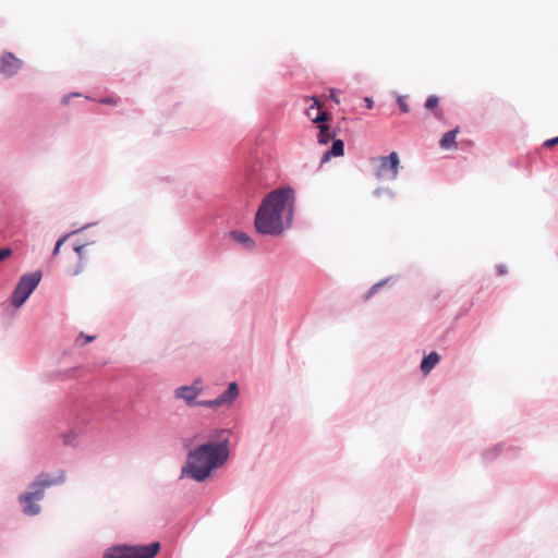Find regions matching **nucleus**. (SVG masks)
Wrapping results in <instances>:
<instances>
[{
    "label": "nucleus",
    "instance_id": "nucleus-1",
    "mask_svg": "<svg viewBox=\"0 0 558 558\" xmlns=\"http://www.w3.org/2000/svg\"><path fill=\"white\" fill-rule=\"evenodd\" d=\"M294 191L291 187L278 189L262 202L255 217L258 233L279 235L289 226L293 215Z\"/></svg>",
    "mask_w": 558,
    "mask_h": 558
},
{
    "label": "nucleus",
    "instance_id": "nucleus-2",
    "mask_svg": "<svg viewBox=\"0 0 558 558\" xmlns=\"http://www.w3.org/2000/svg\"><path fill=\"white\" fill-rule=\"evenodd\" d=\"M228 457L229 449L226 442L204 444L189 453L183 472L202 482L211 474L214 469L225 464Z\"/></svg>",
    "mask_w": 558,
    "mask_h": 558
},
{
    "label": "nucleus",
    "instance_id": "nucleus-3",
    "mask_svg": "<svg viewBox=\"0 0 558 558\" xmlns=\"http://www.w3.org/2000/svg\"><path fill=\"white\" fill-rule=\"evenodd\" d=\"M35 291V270L22 275L13 288L10 298L2 302L3 314L12 318L15 311L20 310Z\"/></svg>",
    "mask_w": 558,
    "mask_h": 558
},
{
    "label": "nucleus",
    "instance_id": "nucleus-4",
    "mask_svg": "<svg viewBox=\"0 0 558 558\" xmlns=\"http://www.w3.org/2000/svg\"><path fill=\"white\" fill-rule=\"evenodd\" d=\"M159 550V542L136 546L118 545L108 548L104 554V558H154Z\"/></svg>",
    "mask_w": 558,
    "mask_h": 558
},
{
    "label": "nucleus",
    "instance_id": "nucleus-5",
    "mask_svg": "<svg viewBox=\"0 0 558 558\" xmlns=\"http://www.w3.org/2000/svg\"><path fill=\"white\" fill-rule=\"evenodd\" d=\"M372 162L377 165L375 175L378 180L397 179L400 159L396 151L390 153L388 156L373 158Z\"/></svg>",
    "mask_w": 558,
    "mask_h": 558
},
{
    "label": "nucleus",
    "instance_id": "nucleus-6",
    "mask_svg": "<svg viewBox=\"0 0 558 558\" xmlns=\"http://www.w3.org/2000/svg\"><path fill=\"white\" fill-rule=\"evenodd\" d=\"M35 98L32 95L23 96L19 102L17 117L21 120L23 132L28 135L34 134L35 128Z\"/></svg>",
    "mask_w": 558,
    "mask_h": 558
},
{
    "label": "nucleus",
    "instance_id": "nucleus-7",
    "mask_svg": "<svg viewBox=\"0 0 558 558\" xmlns=\"http://www.w3.org/2000/svg\"><path fill=\"white\" fill-rule=\"evenodd\" d=\"M24 61L12 51L4 50L0 56V74L11 78L23 68Z\"/></svg>",
    "mask_w": 558,
    "mask_h": 558
},
{
    "label": "nucleus",
    "instance_id": "nucleus-8",
    "mask_svg": "<svg viewBox=\"0 0 558 558\" xmlns=\"http://www.w3.org/2000/svg\"><path fill=\"white\" fill-rule=\"evenodd\" d=\"M22 512L28 517H35V478L32 480L27 489L19 496Z\"/></svg>",
    "mask_w": 558,
    "mask_h": 558
},
{
    "label": "nucleus",
    "instance_id": "nucleus-9",
    "mask_svg": "<svg viewBox=\"0 0 558 558\" xmlns=\"http://www.w3.org/2000/svg\"><path fill=\"white\" fill-rule=\"evenodd\" d=\"M64 482V472L58 471L56 474L41 473L37 478V500L41 498L40 493L49 487L60 485Z\"/></svg>",
    "mask_w": 558,
    "mask_h": 558
},
{
    "label": "nucleus",
    "instance_id": "nucleus-10",
    "mask_svg": "<svg viewBox=\"0 0 558 558\" xmlns=\"http://www.w3.org/2000/svg\"><path fill=\"white\" fill-rule=\"evenodd\" d=\"M307 100H312V105L306 109V116L314 123L327 122L329 120V114L326 111L322 110V104L316 97L306 98Z\"/></svg>",
    "mask_w": 558,
    "mask_h": 558
},
{
    "label": "nucleus",
    "instance_id": "nucleus-11",
    "mask_svg": "<svg viewBox=\"0 0 558 558\" xmlns=\"http://www.w3.org/2000/svg\"><path fill=\"white\" fill-rule=\"evenodd\" d=\"M202 387L195 385L182 386L175 390V397L183 399L189 405L195 404L194 401L201 393Z\"/></svg>",
    "mask_w": 558,
    "mask_h": 558
},
{
    "label": "nucleus",
    "instance_id": "nucleus-12",
    "mask_svg": "<svg viewBox=\"0 0 558 558\" xmlns=\"http://www.w3.org/2000/svg\"><path fill=\"white\" fill-rule=\"evenodd\" d=\"M239 388L235 383H231L228 389L216 399L218 407L230 405L238 397Z\"/></svg>",
    "mask_w": 558,
    "mask_h": 558
},
{
    "label": "nucleus",
    "instance_id": "nucleus-13",
    "mask_svg": "<svg viewBox=\"0 0 558 558\" xmlns=\"http://www.w3.org/2000/svg\"><path fill=\"white\" fill-rule=\"evenodd\" d=\"M459 128H456L454 130H451L449 132H446L441 140L439 141L440 148L445 150L456 149L457 148V135L459 133Z\"/></svg>",
    "mask_w": 558,
    "mask_h": 558
},
{
    "label": "nucleus",
    "instance_id": "nucleus-14",
    "mask_svg": "<svg viewBox=\"0 0 558 558\" xmlns=\"http://www.w3.org/2000/svg\"><path fill=\"white\" fill-rule=\"evenodd\" d=\"M344 143L342 140H335L329 150L325 151L322 161L327 162L331 157L343 156Z\"/></svg>",
    "mask_w": 558,
    "mask_h": 558
},
{
    "label": "nucleus",
    "instance_id": "nucleus-15",
    "mask_svg": "<svg viewBox=\"0 0 558 558\" xmlns=\"http://www.w3.org/2000/svg\"><path fill=\"white\" fill-rule=\"evenodd\" d=\"M440 356L437 352H430L425 356L421 363V371L424 375H427L438 363Z\"/></svg>",
    "mask_w": 558,
    "mask_h": 558
},
{
    "label": "nucleus",
    "instance_id": "nucleus-16",
    "mask_svg": "<svg viewBox=\"0 0 558 558\" xmlns=\"http://www.w3.org/2000/svg\"><path fill=\"white\" fill-rule=\"evenodd\" d=\"M229 236H230V239L239 242L240 244H242L243 246H245L247 248H252L255 245L254 241L245 232L236 231V230L231 231L229 233Z\"/></svg>",
    "mask_w": 558,
    "mask_h": 558
},
{
    "label": "nucleus",
    "instance_id": "nucleus-17",
    "mask_svg": "<svg viewBox=\"0 0 558 558\" xmlns=\"http://www.w3.org/2000/svg\"><path fill=\"white\" fill-rule=\"evenodd\" d=\"M318 129H319L318 142L320 144L325 145L330 140L333 138L335 134L330 131V128L325 122L318 123Z\"/></svg>",
    "mask_w": 558,
    "mask_h": 558
},
{
    "label": "nucleus",
    "instance_id": "nucleus-18",
    "mask_svg": "<svg viewBox=\"0 0 558 558\" xmlns=\"http://www.w3.org/2000/svg\"><path fill=\"white\" fill-rule=\"evenodd\" d=\"M439 104V98L435 95L429 96L425 101V108L428 110L437 109Z\"/></svg>",
    "mask_w": 558,
    "mask_h": 558
},
{
    "label": "nucleus",
    "instance_id": "nucleus-19",
    "mask_svg": "<svg viewBox=\"0 0 558 558\" xmlns=\"http://www.w3.org/2000/svg\"><path fill=\"white\" fill-rule=\"evenodd\" d=\"M95 340V336H84L83 333L80 335V338L76 340V343L80 345H85L88 342H92Z\"/></svg>",
    "mask_w": 558,
    "mask_h": 558
},
{
    "label": "nucleus",
    "instance_id": "nucleus-20",
    "mask_svg": "<svg viewBox=\"0 0 558 558\" xmlns=\"http://www.w3.org/2000/svg\"><path fill=\"white\" fill-rule=\"evenodd\" d=\"M77 438V435L75 433H70L68 435L63 436V442L65 445H73Z\"/></svg>",
    "mask_w": 558,
    "mask_h": 558
},
{
    "label": "nucleus",
    "instance_id": "nucleus-21",
    "mask_svg": "<svg viewBox=\"0 0 558 558\" xmlns=\"http://www.w3.org/2000/svg\"><path fill=\"white\" fill-rule=\"evenodd\" d=\"M398 105L402 112H404V113L409 112L410 109H409V106H408L404 97H402V96L398 97Z\"/></svg>",
    "mask_w": 558,
    "mask_h": 558
},
{
    "label": "nucleus",
    "instance_id": "nucleus-22",
    "mask_svg": "<svg viewBox=\"0 0 558 558\" xmlns=\"http://www.w3.org/2000/svg\"><path fill=\"white\" fill-rule=\"evenodd\" d=\"M12 252L13 251H12L11 247H2V248H0V262L5 259L7 257H9L12 254Z\"/></svg>",
    "mask_w": 558,
    "mask_h": 558
},
{
    "label": "nucleus",
    "instance_id": "nucleus-23",
    "mask_svg": "<svg viewBox=\"0 0 558 558\" xmlns=\"http://www.w3.org/2000/svg\"><path fill=\"white\" fill-rule=\"evenodd\" d=\"M195 404L201 405V407H207V408H219L218 404H216V399L208 400V401H198Z\"/></svg>",
    "mask_w": 558,
    "mask_h": 558
},
{
    "label": "nucleus",
    "instance_id": "nucleus-24",
    "mask_svg": "<svg viewBox=\"0 0 558 558\" xmlns=\"http://www.w3.org/2000/svg\"><path fill=\"white\" fill-rule=\"evenodd\" d=\"M99 102L116 106V105H118V99H116L113 97H108V98L100 99Z\"/></svg>",
    "mask_w": 558,
    "mask_h": 558
},
{
    "label": "nucleus",
    "instance_id": "nucleus-25",
    "mask_svg": "<svg viewBox=\"0 0 558 558\" xmlns=\"http://www.w3.org/2000/svg\"><path fill=\"white\" fill-rule=\"evenodd\" d=\"M383 283L384 282H378V283L374 284L371 288V290L368 291V294H367L366 299H369L377 291V289L383 286Z\"/></svg>",
    "mask_w": 558,
    "mask_h": 558
},
{
    "label": "nucleus",
    "instance_id": "nucleus-26",
    "mask_svg": "<svg viewBox=\"0 0 558 558\" xmlns=\"http://www.w3.org/2000/svg\"><path fill=\"white\" fill-rule=\"evenodd\" d=\"M557 144H558V136L555 137V138L547 140L545 142V146H547V147H553V146H555Z\"/></svg>",
    "mask_w": 558,
    "mask_h": 558
},
{
    "label": "nucleus",
    "instance_id": "nucleus-27",
    "mask_svg": "<svg viewBox=\"0 0 558 558\" xmlns=\"http://www.w3.org/2000/svg\"><path fill=\"white\" fill-rule=\"evenodd\" d=\"M85 247V245H75L73 247V251L77 254L80 258H82V251Z\"/></svg>",
    "mask_w": 558,
    "mask_h": 558
},
{
    "label": "nucleus",
    "instance_id": "nucleus-28",
    "mask_svg": "<svg viewBox=\"0 0 558 558\" xmlns=\"http://www.w3.org/2000/svg\"><path fill=\"white\" fill-rule=\"evenodd\" d=\"M66 240V236L60 239L58 242H57V245H56V248H54V254H57L61 247V245L64 243V241Z\"/></svg>",
    "mask_w": 558,
    "mask_h": 558
},
{
    "label": "nucleus",
    "instance_id": "nucleus-29",
    "mask_svg": "<svg viewBox=\"0 0 558 558\" xmlns=\"http://www.w3.org/2000/svg\"><path fill=\"white\" fill-rule=\"evenodd\" d=\"M497 274L500 276L507 274V267L505 265L497 266Z\"/></svg>",
    "mask_w": 558,
    "mask_h": 558
},
{
    "label": "nucleus",
    "instance_id": "nucleus-30",
    "mask_svg": "<svg viewBox=\"0 0 558 558\" xmlns=\"http://www.w3.org/2000/svg\"><path fill=\"white\" fill-rule=\"evenodd\" d=\"M330 98L336 102V104H339L340 100L338 98V96L336 95L335 90H331L330 93Z\"/></svg>",
    "mask_w": 558,
    "mask_h": 558
},
{
    "label": "nucleus",
    "instance_id": "nucleus-31",
    "mask_svg": "<svg viewBox=\"0 0 558 558\" xmlns=\"http://www.w3.org/2000/svg\"><path fill=\"white\" fill-rule=\"evenodd\" d=\"M365 102H366V107H367L368 109H372V108H373L374 102H373V100H372V99H369V98H365Z\"/></svg>",
    "mask_w": 558,
    "mask_h": 558
},
{
    "label": "nucleus",
    "instance_id": "nucleus-32",
    "mask_svg": "<svg viewBox=\"0 0 558 558\" xmlns=\"http://www.w3.org/2000/svg\"><path fill=\"white\" fill-rule=\"evenodd\" d=\"M435 116L440 119L441 118V112L439 110H436L435 111Z\"/></svg>",
    "mask_w": 558,
    "mask_h": 558
},
{
    "label": "nucleus",
    "instance_id": "nucleus-33",
    "mask_svg": "<svg viewBox=\"0 0 558 558\" xmlns=\"http://www.w3.org/2000/svg\"><path fill=\"white\" fill-rule=\"evenodd\" d=\"M40 277H41V276H40V274H39V272H37V279H36L37 284H38V283H39V281H40Z\"/></svg>",
    "mask_w": 558,
    "mask_h": 558
}]
</instances>
